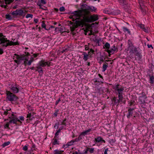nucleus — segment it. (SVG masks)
<instances>
[{
  "label": "nucleus",
  "instance_id": "obj_16",
  "mask_svg": "<svg viewBox=\"0 0 154 154\" xmlns=\"http://www.w3.org/2000/svg\"><path fill=\"white\" fill-rule=\"evenodd\" d=\"M90 39L91 41H93L94 42L98 43H99L100 41V39L97 38L96 36H94L91 37Z\"/></svg>",
  "mask_w": 154,
  "mask_h": 154
},
{
  "label": "nucleus",
  "instance_id": "obj_2",
  "mask_svg": "<svg viewBox=\"0 0 154 154\" xmlns=\"http://www.w3.org/2000/svg\"><path fill=\"white\" fill-rule=\"evenodd\" d=\"M97 9L92 6H88L85 8L82 9L81 10L76 11L73 12L70 15L69 18L72 19L73 21H75L76 19H78L82 15H88L90 11H95Z\"/></svg>",
  "mask_w": 154,
  "mask_h": 154
},
{
  "label": "nucleus",
  "instance_id": "obj_46",
  "mask_svg": "<svg viewBox=\"0 0 154 154\" xmlns=\"http://www.w3.org/2000/svg\"><path fill=\"white\" fill-rule=\"evenodd\" d=\"M139 27H140L142 29L145 27V25L144 24H140L139 25Z\"/></svg>",
  "mask_w": 154,
  "mask_h": 154
},
{
  "label": "nucleus",
  "instance_id": "obj_64",
  "mask_svg": "<svg viewBox=\"0 0 154 154\" xmlns=\"http://www.w3.org/2000/svg\"><path fill=\"white\" fill-rule=\"evenodd\" d=\"M38 21V19H34V22L35 23H37Z\"/></svg>",
  "mask_w": 154,
  "mask_h": 154
},
{
  "label": "nucleus",
  "instance_id": "obj_21",
  "mask_svg": "<svg viewBox=\"0 0 154 154\" xmlns=\"http://www.w3.org/2000/svg\"><path fill=\"white\" fill-rule=\"evenodd\" d=\"M108 67V63L106 62L105 63L103 64L102 67V71L103 72H104L106 69Z\"/></svg>",
  "mask_w": 154,
  "mask_h": 154
},
{
  "label": "nucleus",
  "instance_id": "obj_22",
  "mask_svg": "<svg viewBox=\"0 0 154 154\" xmlns=\"http://www.w3.org/2000/svg\"><path fill=\"white\" fill-rule=\"evenodd\" d=\"M102 137H101L99 136L95 139V141L96 142L100 143L101 141Z\"/></svg>",
  "mask_w": 154,
  "mask_h": 154
},
{
  "label": "nucleus",
  "instance_id": "obj_44",
  "mask_svg": "<svg viewBox=\"0 0 154 154\" xmlns=\"http://www.w3.org/2000/svg\"><path fill=\"white\" fill-rule=\"evenodd\" d=\"M72 154H83L81 153L80 152L79 150H78V152H77L76 151H74L73 152Z\"/></svg>",
  "mask_w": 154,
  "mask_h": 154
},
{
  "label": "nucleus",
  "instance_id": "obj_15",
  "mask_svg": "<svg viewBox=\"0 0 154 154\" xmlns=\"http://www.w3.org/2000/svg\"><path fill=\"white\" fill-rule=\"evenodd\" d=\"M11 89L14 93H17L18 92L19 89L17 87L11 86Z\"/></svg>",
  "mask_w": 154,
  "mask_h": 154
},
{
  "label": "nucleus",
  "instance_id": "obj_36",
  "mask_svg": "<svg viewBox=\"0 0 154 154\" xmlns=\"http://www.w3.org/2000/svg\"><path fill=\"white\" fill-rule=\"evenodd\" d=\"M14 61L17 64H20L21 63V62H20V61L19 59H17V60H14Z\"/></svg>",
  "mask_w": 154,
  "mask_h": 154
},
{
  "label": "nucleus",
  "instance_id": "obj_3",
  "mask_svg": "<svg viewBox=\"0 0 154 154\" xmlns=\"http://www.w3.org/2000/svg\"><path fill=\"white\" fill-rule=\"evenodd\" d=\"M5 36L0 33V45H2L3 47H7L8 46L16 45L19 44L17 41H15V39L12 38L11 41H10L5 38Z\"/></svg>",
  "mask_w": 154,
  "mask_h": 154
},
{
  "label": "nucleus",
  "instance_id": "obj_53",
  "mask_svg": "<svg viewBox=\"0 0 154 154\" xmlns=\"http://www.w3.org/2000/svg\"><path fill=\"white\" fill-rule=\"evenodd\" d=\"M20 120H21V121H24V117L23 116H20L19 117Z\"/></svg>",
  "mask_w": 154,
  "mask_h": 154
},
{
  "label": "nucleus",
  "instance_id": "obj_43",
  "mask_svg": "<svg viewBox=\"0 0 154 154\" xmlns=\"http://www.w3.org/2000/svg\"><path fill=\"white\" fill-rule=\"evenodd\" d=\"M59 10L60 12H63L65 11V8L64 7H60L59 8Z\"/></svg>",
  "mask_w": 154,
  "mask_h": 154
},
{
  "label": "nucleus",
  "instance_id": "obj_6",
  "mask_svg": "<svg viewBox=\"0 0 154 154\" xmlns=\"http://www.w3.org/2000/svg\"><path fill=\"white\" fill-rule=\"evenodd\" d=\"M6 100L11 102L15 101L18 99V98L12 93L8 91H6Z\"/></svg>",
  "mask_w": 154,
  "mask_h": 154
},
{
  "label": "nucleus",
  "instance_id": "obj_10",
  "mask_svg": "<svg viewBox=\"0 0 154 154\" xmlns=\"http://www.w3.org/2000/svg\"><path fill=\"white\" fill-rule=\"evenodd\" d=\"M116 51H117V48L115 45L112 47L110 49H107L106 51L109 53V55L113 54ZM109 56H110V55Z\"/></svg>",
  "mask_w": 154,
  "mask_h": 154
},
{
  "label": "nucleus",
  "instance_id": "obj_18",
  "mask_svg": "<svg viewBox=\"0 0 154 154\" xmlns=\"http://www.w3.org/2000/svg\"><path fill=\"white\" fill-rule=\"evenodd\" d=\"M91 129H89L88 130H86L85 131L82 132L81 134L83 136H85V135L88 134V133L91 131Z\"/></svg>",
  "mask_w": 154,
  "mask_h": 154
},
{
  "label": "nucleus",
  "instance_id": "obj_48",
  "mask_svg": "<svg viewBox=\"0 0 154 154\" xmlns=\"http://www.w3.org/2000/svg\"><path fill=\"white\" fill-rule=\"evenodd\" d=\"M27 146H24L23 148V149L24 151H26L27 150Z\"/></svg>",
  "mask_w": 154,
  "mask_h": 154
},
{
  "label": "nucleus",
  "instance_id": "obj_24",
  "mask_svg": "<svg viewBox=\"0 0 154 154\" xmlns=\"http://www.w3.org/2000/svg\"><path fill=\"white\" fill-rule=\"evenodd\" d=\"M118 1L121 5H124L126 4L125 0H118Z\"/></svg>",
  "mask_w": 154,
  "mask_h": 154
},
{
  "label": "nucleus",
  "instance_id": "obj_59",
  "mask_svg": "<svg viewBox=\"0 0 154 154\" xmlns=\"http://www.w3.org/2000/svg\"><path fill=\"white\" fill-rule=\"evenodd\" d=\"M108 151V148L106 149L104 152V154H108L107 152Z\"/></svg>",
  "mask_w": 154,
  "mask_h": 154
},
{
  "label": "nucleus",
  "instance_id": "obj_12",
  "mask_svg": "<svg viewBox=\"0 0 154 154\" xmlns=\"http://www.w3.org/2000/svg\"><path fill=\"white\" fill-rule=\"evenodd\" d=\"M123 99V98H122L120 99L119 98L118 99H117L116 97H114L113 98L112 100L115 105H118L120 102H122Z\"/></svg>",
  "mask_w": 154,
  "mask_h": 154
},
{
  "label": "nucleus",
  "instance_id": "obj_25",
  "mask_svg": "<svg viewBox=\"0 0 154 154\" xmlns=\"http://www.w3.org/2000/svg\"><path fill=\"white\" fill-rule=\"evenodd\" d=\"M63 151L61 150H55L54 151V154H62V152Z\"/></svg>",
  "mask_w": 154,
  "mask_h": 154
},
{
  "label": "nucleus",
  "instance_id": "obj_13",
  "mask_svg": "<svg viewBox=\"0 0 154 154\" xmlns=\"http://www.w3.org/2000/svg\"><path fill=\"white\" fill-rule=\"evenodd\" d=\"M134 109V108H129L128 110V113L127 115V117L128 118H129L132 116L133 113V111Z\"/></svg>",
  "mask_w": 154,
  "mask_h": 154
},
{
  "label": "nucleus",
  "instance_id": "obj_45",
  "mask_svg": "<svg viewBox=\"0 0 154 154\" xmlns=\"http://www.w3.org/2000/svg\"><path fill=\"white\" fill-rule=\"evenodd\" d=\"M5 128H8L9 129V125L8 123H6V124L4 126Z\"/></svg>",
  "mask_w": 154,
  "mask_h": 154
},
{
  "label": "nucleus",
  "instance_id": "obj_51",
  "mask_svg": "<svg viewBox=\"0 0 154 154\" xmlns=\"http://www.w3.org/2000/svg\"><path fill=\"white\" fill-rule=\"evenodd\" d=\"M68 49L67 48H66L64 49H63L62 51V53H63L64 52H67L68 51Z\"/></svg>",
  "mask_w": 154,
  "mask_h": 154
},
{
  "label": "nucleus",
  "instance_id": "obj_34",
  "mask_svg": "<svg viewBox=\"0 0 154 154\" xmlns=\"http://www.w3.org/2000/svg\"><path fill=\"white\" fill-rule=\"evenodd\" d=\"M34 60L33 59V57H31L30 59V60L28 61L27 63V64L28 65H30L31 63Z\"/></svg>",
  "mask_w": 154,
  "mask_h": 154
},
{
  "label": "nucleus",
  "instance_id": "obj_23",
  "mask_svg": "<svg viewBox=\"0 0 154 154\" xmlns=\"http://www.w3.org/2000/svg\"><path fill=\"white\" fill-rule=\"evenodd\" d=\"M58 139L57 138H54V137L53 140H54V141L53 143V144L54 145H55L56 144H59V141H58L57 140Z\"/></svg>",
  "mask_w": 154,
  "mask_h": 154
},
{
  "label": "nucleus",
  "instance_id": "obj_9",
  "mask_svg": "<svg viewBox=\"0 0 154 154\" xmlns=\"http://www.w3.org/2000/svg\"><path fill=\"white\" fill-rule=\"evenodd\" d=\"M14 55L16 56L15 58L19 60L20 62H21L22 60H23L28 61V59L26 57L25 55H19L16 54H14Z\"/></svg>",
  "mask_w": 154,
  "mask_h": 154
},
{
  "label": "nucleus",
  "instance_id": "obj_55",
  "mask_svg": "<svg viewBox=\"0 0 154 154\" xmlns=\"http://www.w3.org/2000/svg\"><path fill=\"white\" fill-rule=\"evenodd\" d=\"M134 101L133 100H131L130 103V106H131L134 103Z\"/></svg>",
  "mask_w": 154,
  "mask_h": 154
},
{
  "label": "nucleus",
  "instance_id": "obj_14",
  "mask_svg": "<svg viewBox=\"0 0 154 154\" xmlns=\"http://www.w3.org/2000/svg\"><path fill=\"white\" fill-rule=\"evenodd\" d=\"M12 112L11 111V108H9L8 109H7L5 111H4L3 115L4 116H6L8 115H11V113Z\"/></svg>",
  "mask_w": 154,
  "mask_h": 154
},
{
  "label": "nucleus",
  "instance_id": "obj_19",
  "mask_svg": "<svg viewBox=\"0 0 154 154\" xmlns=\"http://www.w3.org/2000/svg\"><path fill=\"white\" fill-rule=\"evenodd\" d=\"M122 29L125 32H127L128 34L131 35V33L130 30L125 26L122 27Z\"/></svg>",
  "mask_w": 154,
  "mask_h": 154
},
{
  "label": "nucleus",
  "instance_id": "obj_49",
  "mask_svg": "<svg viewBox=\"0 0 154 154\" xmlns=\"http://www.w3.org/2000/svg\"><path fill=\"white\" fill-rule=\"evenodd\" d=\"M38 72L39 73H42V74H43V70L42 69H38Z\"/></svg>",
  "mask_w": 154,
  "mask_h": 154
},
{
  "label": "nucleus",
  "instance_id": "obj_41",
  "mask_svg": "<svg viewBox=\"0 0 154 154\" xmlns=\"http://www.w3.org/2000/svg\"><path fill=\"white\" fill-rule=\"evenodd\" d=\"M82 135L81 134V133L80 134V135H79L78 137V138H77L78 139V140H79V141H80L82 138Z\"/></svg>",
  "mask_w": 154,
  "mask_h": 154
},
{
  "label": "nucleus",
  "instance_id": "obj_27",
  "mask_svg": "<svg viewBox=\"0 0 154 154\" xmlns=\"http://www.w3.org/2000/svg\"><path fill=\"white\" fill-rule=\"evenodd\" d=\"M66 118L64 119L62 122H60V125H63L65 126H66V124L65 122L66 121Z\"/></svg>",
  "mask_w": 154,
  "mask_h": 154
},
{
  "label": "nucleus",
  "instance_id": "obj_61",
  "mask_svg": "<svg viewBox=\"0 0 154 154\" xmlns=\"http://www.w3.org/2000/svg\"><path fill=\"white\" fill-rule=\"evenodd\" d=\"M1 6L2 7L4 8H7V6L6 5H1Z\"/></svg>",
  "mask_w": 154,
  "mask_h": 154
},
{
  "label": "nucleus",
  "instance_id": "obj_50",
  "mask_svg": "<svg viewBox=\"0 0 154 154\" xmlns=\"http://www.w3.org/2000/svg\"><path fill=\"white\" fill-rule=\"evenodd\" d=\"M38 54H34L32 55V57H33V59H34V58H35L36 57H37L38 55Z\"/></svg>",
  "mask_w": 154,
  "mask_h": 154
},
{
  "label": "nucleus",
  "instance_id": "obj_40",
  "mask_svg": "<svg viewBox=\"0 0 154 154\" xmlns=\"http://www.w3.org/2000/svg\"><path fill=\"white\" fill-rule=\"evenodd\" d=\"M94 148H90L89 149V151L91 153H92L94 152Z\"/></svg>",
  "mask_w": 154,
  "mask_h": 154
},
{
  "label": "nucleus",
  "instance_id": "obj_33",
  "mask_svg": "<svg viewBox=\"0 0 154 154\" xmlns=\"http://www.w3.org/2000/svg\"><path fill=\"white\" fill-rule=\"evenodd\" d=\"M6 4H9L11 3L14 0H5Z\"/></svg>",
  "mask_w": 154,
  "mask_h": 154
},
{
  "label": "nucleus",
  "instance_id": "obj_38",
  "mask_svg": "<svg viewBox=\"0 0 154 154\" xmlns=\"http://www.w3.org/2000/svg\"><path fill=\"white\" fill-rule=\"evenodd\" d=\"M103 12L107 14H109L110 12L107 9H105L103 11Z\"/></svg>",
  "mask_w": 154,
  "mask_h": 154
},
{
  "label": "nucleus",
  "instance_id": "obj_1",
  "mask_svg": "<svg viewBox=\"0 0 154 154\" xmlns=\"http://www.w3.org/2000/svg\"><path fill=\"white\" fill-rule=\"evenodd\" d=\"M98 19L97 15H93L90 16L88 15L81 16L80 18L76 19L75 22H70V24L72 25L70 26L72 32L74 31L75 29L79 27H83L86 25V23H91L95 21Z\"/></svg>",
  "mask_w": 154,
  "mask_h": 154
},
{
  "label": "nucleus",
  "instance_id": "obj_57",
  "mask_svg": "<svg viewBox=\"0 0 154 154\" xmlns=\"http://www.w3.org/2000/svg\"><path fill=\"white\" fill-rule=\"evenodd\" d=\"M60 98H59V99L57 100L55 103V104L56 105H57L60 102Z\"/></svg>",
  "mask_w": 154,
  "mask_h": 154
},
{
  "label": "nucleus",
  "instance_id": "obj_7",
  "mask_svg": "<svg viewBox=\"0 0 154 154\" xmlns=\"http://www.w3.org/2000/svg\"><path fill=\"white\" fill-rule=\"evenodd\" d=\"M26 14L25 11H24L21 9H19L13 11L11 14L14 17H17V16H24Z\"/></svg>",
  "mask_w": 154,
  "mask_h": 154
},
{
  "label": "nucleus",
  "instance_id": "obj_31",
  "mask_svg": "<svg viewBox=\"0 0 154 154\" xmlns=\"http://www.w3.org/2000/svg\"><path fill=\"white\" fill-rule=\"evenodd\" d=\"M104 46L106 49H109L110 48V45L108 42H106Z\"/></svg>",
  "mask_w": 154,
  "mask_h": 154
},
{
  "label": "nucleus",
  "instance_id": "obj_60",
  "mask_svg": "<svg viewBox=\"0 0 154 154\" xmlns=\"http://www.w3.org/2000/svg\"><path fill=\"white\" fill-rule=\"evenodd\" d=\"M4 52L3 50L1 48H0V54H2Z\"/></svg>",
  "mask_w": 154,
  "mask_h": 154
},
{
  "label": "nucleus",
  "instance_id": "obj_20",
  "mask_svg": "<svg viewBox=\"0 0 154 154\" xmlns=\"http://www.w3.org/2000/svg\"><path fill=\"white\" fill-rule=\"evenodd\" d=\"M149 83L151 84H154V76L152 75L151 76L150 75H149Z\"/></svg>",
  "mask_w": 154,
  "mask_h": 154
},
{
  "label": "nucleus",
  "instance_id": "obj_37",
  "mask_svg": "<svg viewBox=\"0 0 154 154\" xmlns=\"http://www.w3.org/2000/svg\"><path fill=\"white\" fill-rule=\"evenodd\" d=\"M33 15L30 14H27L26 16V18H28L29 17H31L32 18Z\"/></svg>",
  "mask_w": 154,
  "mask_h": 154
},
{
  "label": "nucleus",
  "instance_id": "obj_17",
  "mask_svg": "<svg viewBox=\"0 0 154 154\" xmlns=\"http://www.w3.org/2000/svg\"><path fill=\"white\" fill-rule=\"evenodd\" d=\"M90 54H87L86 52H83V55H84L83 59L85 61H86L88 58V56Z\"/></svg>",
  "mask_w": 154,
  "mask_h": 154
},
{
  "label": "nucleus",
  "instance_id": "obj_39",
  "mask_svg": "<svg viewBox=\"0 0 154 154\" xmlns=\"http://www.w3.org/2000/svg\"><path fill=\"white\" fill-rule=\"evenodd\" d=\"M94 50L92 49H91L90 51L88 52V54H90V55H91L94 54Z\"/></svg>",
  "mask_w": 154,
  "mask_h": 154
},
{
  "label": "nucleus",
  "instance_id": "obj_26",
  "mask_svg": "<svg viewBox=\"0 0 154 154\" xmlns=\"http://www.w3.org/2000/svg\"><path fill=\"white\" fill-rule=\"evenodd\" d=\"M100 58V62L99 63H101L100 62H103L104 61V59H105V58L104 57V56L103 55H100L99 57Z\"/></svg>",
  "mask_w": 154,
  "mask_h": 154
},
{
  "label": "nucleus",
  "instance_id": "obj_47",
  "mask_svg": "<svg viewBox=\"0 0 154 154\" xmlns=\"http://www.w3.org/2000/svg\"><path fill=\"white\" fill-rule=\"evenodd\" d=\"M143 30L145 32H147L148 31V28L147 27L146 28L145 27L143 29Z\"/></svg>",
  "mask_w": 154,
  "mask_h": 154
},
{
  "label": "nucleus",
  "instance_id": "obj_28",
  "mask_svg": "<svg viewBox=\"0 0 154 154\" xmlns=\"http://www.w3.org/2000/svg\"><path fill=\"white\" fill-rule=\"evenodd\" d=\"M10 143V142L8 141L7 142H5L4 143H3L2 146L3 147H4L6 146L9 145Z\"/></svg>",
  "mask_w": 154,
  "mask_h": 154
},
{
  "label": "nucleus",
  "instance_id": "obj_5",
  "mask_svg": "<svg viewBox=\"0 0 154 154\" xmlns=\"http://www.w3.org/2000/svg\"><path fill=\"white\" fill-rule=\"evenodd\" d=\"M128 50L129 51L130 53H135V55L138 56L139 54V52L137 50V48L134 46L132 42L130 39H129L128 41Z\"/></svg>",
  "mask_w": 154,
  "mask_h": 154
},
{
  "label": "nucleus",
  "instance_id": "obj_63",
  "mask_svg": "<svg viewBox=\"0 0 154 154\" xmlns=\"http://www.w3.org/2000/svg\"><path fill=\"white\" fill-rule=\"evenodd\" d=\"M89 49V48L88 46L87 45H86L85 46V50H88Z\"/></svg>",
  "mask_w": 154,
  "mask_h": 154
},
{
  "label": "nucleus",
  "instance_id": "obj_32",
  "mask_svg": "<svg viewBox=\"0 0 154 154\" xmlns=\"http://www.w3.org/2000/svg\"><path fill=\"white\" fill-rule=\"evenodd\" d=\"M60 130H58L57 132L55 133V135L54 137V138H58V137H57V136L59 135V133L60 132Z\"/></svg>",
  "mask_w": 154,
  "mask_h": 154
},
{
  "label": "nucleus",
  "instance_id": "obj_30",
  "mask_svg": "<svg viewBox=\"0 0 154 154\" xmlns=\"http://www.w3.org/2000/svg\"><path fill=\"white\" fill-rule=\"evenodd\" d=\"M5 18L9 20H10L12 19L11 16L9 14H7L5 15Z\"/></svg>",
  "mask_w": 154,
  "mask_h": 154
},
{
  "label": "nucleus",
  "instance_id": "obj_35",
  "mask_svg": "<svg viewBox=\"0 0 154 154\" xmlns=\"http://www.w3.org/2000/svg\"><path fill=\"white\" fill-rule=\"evenodd\" d=\"M42 28H45L46 30H48V29H47L46 28V25L45 24V23H44L43 22V21L42 22Z\"/></svg>",
  "mask_w": 154,
  "mask_h": 154
},
{
  "label": "nucleus",
  "instance_id": "obj_29",
  "mask_svg": "<svg viewBox=\"0 0 154 154\" xmlns=\"http://www.w3.org/2000/svg\"><path fill=\"white\" fill-rule=\"evenodd\" d=\"M74 141L73 140H72L68 142L67 143L66 145L67 146H71L73 144V143H74Z\"/></svg>",
  "mask_w": 154,
  "mask_h": 154
},
{
  "label": "nucleus",
  "instance_id": "obj_4",
  "mask_svg": "<svg viewBox=\"0 0 154 154\" xmlns=\"http://www.w3.org/2000/svg\"><path fill=\"white\" fill-rule=\"evenodd\" d=\"M113 88L115 91L116 94L118 95L119 98L120 99L123 98V92L124 88L122 86L119 84H115L113 86Z\"/></svg>",
  "mask_w": 154,
  "mask_h": 154
},
{
  "label": "nucleus",
  "instance_id": "obj_58",
  "mask_svg": "<svg viewBox=\"0 0 154 154\" xmlns=\"http://www.w3.org/2000/svg\"><path fill=\"white\" fill-rule=\"evenodd\" d=\"M59 29V30L61 33H62L63 32V29L62 28H60L59 29Z\"/></svg>",
  "mask_w": 154,
  "mask_h": 154
},
{
  "label": "nucleus",
  "instance_id": "obj_52",
  "mask_svg": "<svg viewBox=\"0 0 154 154\" xmlns=\"http://www.w3.org/2000/svg\"><path fill=\"white\" fill-rule=\"evenodd\" d=\"M40 2L43 5H45L46 3V2L45 0H40Z\"/></svg>",
  "mask_w": 154,
  "mask_h": 154
},
{
  "label": "nucleus",
  "instance_id": "obj_11",
  "mask_svg": "<svg viewBox=\"0 0 154 154\" xmlns=\"http://www.w3.org/2000/svg\"><path fill=\"white\" fill-rule=\"evenodd\" d=\"M50 63L48 62H45L44 60H42L40 61L38 63V65H40V66L42 67H45L46 65L48 66H50Z\"/></svg>",
  "mask_w": 154,
  "mask_h": 154
},
{
  "label": "nucleus",
  "instance_id": "obj_62",
  "mask_svg": "<svg viewBox=\"0 0 154 154\" xmlns=\"http://www.w3.org/2000/svg\"><path fill=\"white\" fill-rule=\"evenodd\" d=\"M31 114H32L31 113H29L27 115V117L29 118H30L31 116Z\"/></svg>",
  "mask_w": 154,
  "mask_h": 154
},
{
  "label": "nucleus",
  "instance_id": "obj_42",
  "mask_svg": "<svg viewBox=\"0 0 154 154\" xmlns=\"http://www.w3.org/2000/svg\"><path fill=\"white\" fill-rule=\"evenodd\" d=\"M59 112V109H57L55 111V112L54 114V116H55L56 117L57 116L58 114V112Z\"/></svg>",
  "mask_w": 154,
  "mask_h": 154
},
{
  "label": "nucleus",
  "instance_id": "obj_54",
  "mask_svg": "<svg viewBox=\"0 0 154 154\" xmlns=\"http://www.w3.org/2000/svg\"><path fill=\"white\" fill-rule=\"evenodd\" d=\"M94 82H99V83H103V82H102L101 81H98L97 80V79H94Z\"/></svg>",
  "mask_w": 154,
  "mask_h": 154
},
{
  "label": "nucleus",
  "instance_id": "obj_56",
  "mask_svg": "<svg viewBox=\"0 0 154 154\" xmlns=\"http://www.w3.org/2000/svg\"><path fill=\"white\" fill-rule=\"evenodd\" d=\"M42 66H40V65H39L37 66L36 67L38 69H42L41 67Z\"/></svg>",
  "mask_w": 154,
  "mask_h": 154
},
{
  "label": "nucleus",
  "instance_id": "obj_8",
  "mask_svg": "<svg viewBox=\"0 0 154 154\" xmlns=\"http://www.w3.org/2000/svg\"><path fill=\"white\" fill-rule=\"evenodd\" d=\"M8 117L9 119L13 120V123L14 124H16L17 122H18L21 123H22V122L18 119L17 116L13 113H12L11 115H9Z\"/></svg>",
  "mask_w": 154,
  "mask_h": 154
}]
</instances>
